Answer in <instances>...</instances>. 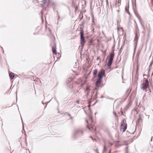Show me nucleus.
Returning a JSON list of instances; mask_svg holds the SVG:
<instances>
[{
	"label": "nucleus",
	"instance_id": "nucleus-1",
	"mask_svg": "<svg viewBox=\"0 0 153 153\" xmlns=\"http://www.w3.org/2000/svg\"><path fill=\"white\" fill-rule=\"evenodd\" d=\"M83 135V132L82 131L80 130H76L73 132L72 138L74 139H75L78 137L82 136Z\"/></svg>",
	"mask_w": 153,
	"mask_h": 153
},
{
	"label": "nucleus",
	"instance_id": "nucleus-2",
	"mask_svg": "<svg viewBox=\"0 0 153 153\" xmlns=\"http://www.w3.org/2000/svg\"><path fill=\"white\" fill-rule=\"evenodd\" d=\"M114 56V51H113L111 53H110V56L108 58V62L107 64V65L109 68H111V64L113 63Z\"/></svg>",
	"mask_w": 153,
	"mask_h": 153
},
{
	"label": "nucleus",
	"instance_id": "nucleus-3",
	"mask_svg": "<svg viewBox=\"0 0 153 153\" xmlns=\"http://www.w3.org/2000/svg\"><path fill=\"white\" fill-rule=\"evenodd\" d=\"M80 44L83 47L84 45L85 41L84 36V32L82 29H80Z\"/></svg>",
	"mask_w": 153,
	"mask_h": 153
},
{
	"label": "nucleus",
	"instance_id": "nucleus-4",
	"mask_svg": "<svg viewBox=\"0 0 153 153\" xmlns=\"http://www.w3.org/2000/svg\"><path fill=\"white\" fill-rule=\"evenodd\" d=\"M149 84V83L148 80L147 79H146L145 82L141 84L140 87L141 89H142L143 91H144L148 88Z\"/></svg>",
	"mask_w": 153,
	"mask_h": 153
},
{
	"label": "nucleus",
	"instance_id": "nucleus-5",
	"mask_svg": "<svg viewBox=\"0 0 153 153\" xmlns=\"http://www.w3.org/2000/svg\"><path fill=\"white\" fill-rule=\"evenodd\" d=\"M102 79L98 78V79L96 81V85L97 86L95 88V90H98L99 89V87L100 86L101 83L102 81Z\"/></svg>",
	"mask_w": 153,
	"mask_h": 153
},
{
	"label": "nucleus",
	"instance_id": "nucleus-6",
	"mask_svg": "<svg viewBox=\"0 0 153 153\" xmlns=\"http://www.w3.org/2000/svg\"><path fill=\"white\" fill-rule=\"evenodd\" d=\"M105 70L102 69L98 73V78L102 79V77L105 76Z\"/></svg>",
	"mask_w": 153,
	"mask_h": 153
},
{
	"label": "nucleus",
	"instance_id": "nucleus-7",
	"mask_svg": "<svg viewBox=\"0 0 153 153\" xmlns=\"http://www.w3.org/2000/svg\"><path fill=\"white\" fill-rule=\"evenodd\" d=\"M139 36V33H135V36L134 37V41H135L134 44L135 45V46H137V42Z\"/></svg>",
	"mask_w": 153,
	"mask_h": 153
},
{
	"label": "nucleus",
	"instance_id": "nucleus-8",
	"mask_svg": "<svg viewBox=\"0 0 153 153\" xmlns=\"http://www.w3.org/2000/svg\"><path fill=\"white\" fill-rule=\"evenodd\" d=\"M121 129H123V132H125L127 129V124L123 123H122L121 125Z\"/></svg>",
	"mask_w": 153,
	"mask_h": 153
},
{
	"label": "nucleus",
	"instance_id": "nucleus-9",
	"mask_svg": "<svg viewBox=\"0 0 153 153\" xmlns=\"http://www.w3.org/2000/svg\"><path fill=\"white\" fill-rule=\"evenodd\" d=\"M71 79L69 78L68 80H67L66 82V83L67 84H68L69 83V88H72L73 87V85H72V82H71Z\"/></svg>",
	"mask_w": 153,
	"mask_h": 153
},
{
	"label": "nucleus",
	"instance_id": "nucleus-10",
	"mask_svg": "<svg viewBox=\"0 0 153 153\" xmlns=\"http://www.w3.org/2000/svg\"><path fill=\"white\" fill-rule=\"evenodd\" d=\"M136 16L137 17V18H138V19H139L142 27L144 29V26H143V24L142 23V22H141V21L140 19V16L137 14H136Z\"/></svg>",
	"mask_w": 153,
	"mask_h": 153
},
{
	"label": "nucleus",
	"instance_id": "nucleus-11",
	"mask_svg": "<svg viewBox=\"0 0 153 153\" xmlns=\"http://www.w3.org/2000/svg\"><path fill=\"white\" fill-rule=\"evenodd\" d=\"M49 0H44L42 1V3L41 4L42 6L43 7H44L45 4L47 3H49Z\"/></svg>",
	"mask_w": 153,
	"mask_h": 153
},
{
	"label": "nucleus",
	"instance_id": "nucleus-12",
	"mask_svg": "<svg viewBox=\"0 0 153 153\" xmlns=\"http://www.w3.org/2000/svg\"><path fill=\"white\" fill-rule=\"evenodd\" d=\"M9 76L10 79H13L15 76L14 74L12 72H11L9 74Z\"/></svg>",
	"mask_w": 153,
	"mask_h": 153
},
{
	"label": "nucleus",
	"instance_id": "nucleus-13",
	"mask_svg": "<svg viewBox=\"0 0 153 153\" xmlns=\"http://www.w3.org/2000/svg\"><path fill=\"white\" fill-rule=\"evenodd\" d=\"M97 69L94 70L93 71V75L94 76H95V77L97 76Z\"/></svg>",
	"mask_w": 153,
	"mask_h": 153
},
{
	"label": "nucleus",
	"instance_id": "nucleus-14",
	"mask_svg": "<svg viewBox=\"0 0 153 153\" xmlns=\"http://www.w3.org/2000/svg\"><path fill=\"white\" fill-rule=\"evenodd\" d=\"M56 47H55L54 48L53 47L52 48L53 52V53H54L55 54H56Z\"/></svg>",
	"mask_w": 153,
	"mask_h": 153
},
{
	"label": "nucleus",
	"instance_id": "nucleus-15",
	"mask_svg": "<svg viewBox=\"0 0 153 153\" xmlns=\"http://www.w3.org/2000/svg\"><path fill=\"white\" fill-rule=\"evenodd\" d=\"M136 30L135 33H139V29L138 28L137 25L135 27Z\"/></svg>",
	"mask_w": 153,
	"mask_h": 153
},
{
	"label": "nucleus",
	"instance_id": "nucleus-16",
	"mask_svg": "<svg viewBox=\"0 0 153 153\" xmlns=\"http://www.w3.org/2000/svg\"><path fill=\"white\" fill-rule=\"evenodd\" d=\"M97 94H98V91H97L96 93V94H95V95L94 97V99H96L97 98Z\"/></svg>",
	"mask_w": 153,
	"mask_h": 153
},
{
	"label": "nucleus",
	"instance_id": "nucleus-17",
	"mask_svg": "<svg viewBox=\"0 0 153 153\" xmlns=\"http://www.w3.org/2000/svg\"><path fill=\"white\" fill-rule=\"evenodd\" d=\"M122 46H121V48L120 49L119 52V54L120 55L122 52Z\"/></svg>",
	"mask_w": 153,
	"mask_h": 153
},
{
	"label": "nucleus",
	"instance_id": "nucleus-18",
	"mask_svg": "<svg viewBox=\"0 0 153 153\" xmlns=\"http://www.w3.org/2000/svg\"><path fill=\"white\" fill-rule=\"evenodd\" d=\"M74 93L75 94H76V96H78L79 94V91H74Z\"/></svg>",
	"mask_w": 153,
	"mask_h": 153
},
{
	"label": "nucleus",
	"instance_id": "nucleus-19",
	"mask_svg": "<svg viewBox=\"0 0 153 153\" xmlns=\"http://www.w3.org/2000/svg\"><path fill=\"white\" fill-rule=\"evenodd\" d=\"M153 63V60L150 63V66L149 67H150L151 66H152V64Z\"/></svg>",
	"mask_w": 153,
	"mask_h": 153
},
{
	"label": "nucleus",
	"instance_id": "nucleus-20",
	"mask_svg": "<svg viewBox=\"0 0 153 153\" xmlns=\"http://www.w3.org/2000/svg\"><path fill=\"white\" fill-rule=\"evenodd\" d=\"M126 100V99H125L123 101H120V104H122Z\"/></svg>",
	"mask_w": 153,
	"mask_h": 153
},
{
	"label": "nucleus",
	"instance_id": "nucleus-21",
	"mask_svg": "<svg viewBox=\"0 0 153 153\" xmlns=\"http://www.w3.org/2000/svg\"><path fill=\"white\" fill-rule=\"evenodd\" d=\"M100 60V62L101 61V59H100V58L99 57H97V60Z\"/></svg>",
	"mask_w": 153,
	"mask_h": 153
},
{
	"label": "nucleus",
	"instance_id": "nucleus-22",
	"mask_svg": "<svg viewBox=\"0 0 153 153\" xmlns=\"http://www.w3.org/2000/svg\"><path fill=\"white\" fill-rule=\"evenodd\" d=\"M137 47V46H135V45L134 44V52H135V50H136V49Z\"/></svg>",
	"mask_w": 153,
	"mask_h": 153
},
{
	"label": "nucleus",
	"instance_id": "nucleus-23",
	"mask_svg": "<svg viewBox=\"0 0 153 153\" xmlns=\"http://www.w3.org/2000/svg\"><path fill=\"white\" fill-rule=\"evenodd\" d=\"M68 116L71 117V119H73V118L71 117V115L70 114H68Z\"/></svg>",
	"mask_w": 153,
	"mask_h": 153
},
{
	"label": "nucleus",
	"instance_id": "nucleus-24",
	"mask_svg": "<svg viewBox=\"0 0 153 153\" xmlns=\"http://www.w3.org/2000/svg\"><path fill=\"white\" fill-rule=\"evenodd\" d=\"M128 148V146H126V149H127ZM126 153H128L127 149L126 150Z\"/></svg>",
	"mask_w": 153,
	"mask_h": 153
},
{
	"label": "nucleus",
	"instance_id": "nucleus-25",
	"mask_svg": "<svg viewBox=\"0 0 153 153\" xmlns=\"http://www.w3.org/2000/svg\"><path fill=\"white\" fill-rule=\"evenodd\" d=\"M92 22L93 23H94V22H95L94 20V18H93L92 20Z\"/></svg>",
	"mask_w": 153,
	"mask_h": 153
},
{
	"label": "nucleus",
	"instance_id": "nucleus-26",
	"mask_svg": "<svg viewBox=\"0 0 153 153\" xmlns=\"http://www.w3.org/2000/svg\"><path fill=\"white\" fill-rule=\"evenodd\" d=\"M96 27H97L98 28H100V27L99 25H97L96 26Z\"/></svg>",
	"mask_w": 153,
	"mask_h": 153
},
{
	"label": "nucleus",
	"instance_id": "nucleus-27",
	"mask_svg": "<svg viewBox=\"0 0 153 153\" xmlns=\"http://www.w3.org/2000/svg\"><path fill=\"white\" fill-rule=\"evenodd\" d=\"M51 100L49 102H47V103H46V106L45 107V108H46V105H47L48 104Z\"/></svg>",
	"mask_w": 153,
	"mask_h": 153
},
{
	"label": "nucleus",
	"instance_id": "nucleus-28",
	"mask_svg": "<svg viewBox=\"0 0 153 153\" xmlns=\"http://www.w3.org/2000/svg\"><path fill=\"white\" fill-rule=\"evenodd\" d=\"M104 150H106L105 146H104Z\"/></svg>",
	"mask_w": 153,
	"mask_h": 153
},
{
	"label": "nucleus",
	"instance_id": "nucleus-29",
	"mask_svg": "<svg viewBox=\"0 0 153 153\" xmlns=\"http://www.w3.org/2000/svg\"><path fill=\"white\" fill-rule=\"evenodd\" d=\"M96 25V24L95 22L93 23V24H92L93 25Z\"/></svg>",
	"mask_w": 153,
	"mask_h": 153
},
{
	"label": "nucleus",
	"instance_id": "nucleus-30",
	"mask_svg": "<svg viewBox=\"0 0 153 153\" xmlns=\"http://www.w3.org/2000/svg\"><path fill=\"white\" fill-rule=\"evenodd\" d=\"M152 4L153 6V0H151Z\"/></svg>",
	"mask_w": 153,
	"mask_h": 153
},
{
	"label": "nucleus",
	"instance_id": "nucleus-31",
	"mask_svg": "<svg viewBox=\"0 0 153 153\" xmlns=\"http://www.w3.org/2000/svg\"><path fill=\"white\" fill-rule=\"evenodd\" d=\"M89 89V88L88 87H87L86 89V90H88Z\"/></svg>",
	"mask_w": 153,
	"mask_h": 153
},
{
	"label": "nucleus",
	"instance_id": "nucleus-32",
	"mask_svg": "<svg viewBox=\"0 0 153 153\" xmlns=\"http://www.w3.org/2000/svg\"><path fill=\"white\" fill-rule=\"evenodd\" d=\"M76 102H77L78 104H79V101H77Z\"/></svg>",
	"mask_w": 153,
	"mask_h": 153
},
{
	"label": "nucleus",
	"instance_id": "nucleus-33",
	"mask_svg": "<svg viewBox=\"0 0 153 153\" xmlns=\"http://www.w3.org/2000/svg\"><path fill=\"white\" fill-rule=\"evenodd\" d=\"M60 18V16L59 15H58V20H59Z\"/></svg>",
	"mask_w": 153,
	"mask_h": 153
},
{
	"label": "nucleus",
	"instance_id": "nucleus-34",
	"mask_svg": "<svg viewBox=\"0 0 153 153\" xmlns=\"http://www.w3.org/2000/svg\"><path fill=\"white\" fill-rule=\"evenodd\" d=\"M87 127L90 130V128L88 126H87Z\"/></svg>",
	"mask_w": 153,
	"mask_h": 153
},
{
	"label": "nucleus",
	"instance_id": "nucleus-35",
	"mask_svg": "<svg viewBox=\"0 0 153 153\" xmlns=\"http://www.w3.org/2000/svg\"><path fill=\"white\" fill-rule=\"evenodd\" d=\"M89 92H88L87 93V96H88V94H89Z\"/></svg>",
	"mask_w": 153,
	"mask_h": 153
},
{
	"label": "nucleus",
	"instance_id": "nucleus-36",
	"mask_svg": "<svg viewBox=\"0 0 153 153\" xmlns=\"http://www.w3.org/2000/svg\"><path fill=\"white\" fill-rule=\"evenodd\" d=\"M110 146H111L112 145V143H110Z\"/></svg>",
	"mask_w": 153,
	"mask_h": 153
},
{
	"label": "nucleus",
	"instance_id": "nucleus-37",
	"mask_svg": "<svg viewBox=\"0 0 153 153\" xmlns=\"http://www.w3.org/2000/svg\"><path fill=\"white\" fill-rule=\"evenodd\" d=\"M117 142L118 143H119L120 142V141L119 140L117 141Z\"/></svg>",
	"mask_w": 153,
	"mask_h": 153
},
{
	"label": "nucleus",
	"instance_id": "nucleus-38",
	"mask_svg": "<svg viewBox=\"0 0 153 153\" xmlns=\"http://www.w3.org/2000/svg\"><path fill=\"white\" fill-rule=\"evenodd\" d=\"M152 137L151 139V141H152Z\"/></svg>",
	"mask_w": 153,
	"mask_h": 153
},
{
	"label": "nucleus",
	"instance_id": "nucleus-39",
	"mask_svg": "<svg viewBox=\"0 0 153 153\" xmlns=\"http://www.w3.org/2000/svg\"><path fill=\"white\" fill-rule=\"evenodd\" d=\"M114 113L115 114V115L116 116L117 115L116 114V113L115 112H114Z\"/></svg>",
	"mask_w": 153,
	"mask_h": 153
},
{
	"label": "nucleus",
	"instance_id": "nucleus-40",
	"mask_svg": "<svg viewBox=\"0 0 153 153\" xmlns=\"http://www.w3.org/2000/svg\"><path fill=\"white\" fill-rule=\"evenodd\" d=\"M146 74H144L143 75V76H146Z\"/></svg>",
	"mask_w": 153,
	"mask_h": 153
},
{
	"label": "nucleus",
	"instance_id": "nucleus-41",
	"mask_svg": "<svg viewBox=\"0 0 153 153\" xmlns=\"http://www.w3.org/2000/svg\"><path fill=\"white\" fill-rule=\"evenodd\" d=\"M90 137H91V138L92 139H93L92 138V137H91V136H90Z\"/></svg>",
	"mask_w": 153,
	"mask_h": 153
},
{
	"label": "nucleus",
	"instance_id": "nucleus-42",
	"mask_svg": "<svg viewBox=\"0 0 153 153\" xmlns=\"http://www.w3.org/2000/svg\"><path fill=\"white\" fill-rule=\"evenodd\" d=\"M94 28H93V30H93V31H94Z\"/></svg>",
	"mask_w": 153,
	"mask_h": 153
},
{
	"label": "nucleus",
	"instance_id": "nucleus-43",
	"mask_svg": "<svg viewBox=\"0 0 153 153\" xmlns=\"http://www.w3.org/2000/svg\"><path fill=\"white\" fill-rule=\"evenodd\" d=\"M23 129L24 130V126H23Z\"/></svg>",
	"mask_w": 153,
	"mask_h": 153
},
{
	"label": "nucleus",
	"instance_id": "nucleus-44",
	"mask_svg": "<svg viewBox=\"0 0 153 153\" xmlns=\"http://www.w3.org/2000/svg\"><path fill=\"white\" fill-rule=\"evenodd\" d=\"M101 97L102 98H103V96H102Z\"/></svg>",
	"mask_w": 153,
	"mask_h": 153
},
{
	"label": "nucleus",
	"instance_id": "nucleus-45",
	"mask_svg": "<svg viewBox=\"0 0 153 153\" xmlns=\"http://www.w3.org/2000/svg\"><path fill=\"white\" fill-rule=\"evenodd\" d=\"M57 14L58 13V11H57Z\"/></svg>",
	"mask_w": 153,
	"mask_h": 153
},
{
	"label": "nucleus",
	"instance_id": "nucleus-46",
	"mask_svg": "<svg viewBox=\"0 0 153 153\" xmlns=\"http://www.w3.org/2000/svg\"><path fill=\"white\" fill-rule=\"evenodd\" d=\"M21 119H22V123H23V121L22 120V118H21Z\"/></svg>",
	"mask_w": 153,
	"mask_h": 153
},
{
	"label": "nucleus",
	"instance_id": "nucleus-47",
	"mask_svg": "<svg viewBox=\"0 0 153 153\" xmlns=\"http://www.w3.org/2000/svg\"><path fill=\"white\" fill-rule=\"evenodd\" d=\"M42 103L43 105H44V103H43V102H42Z\"/></svg>",
	"mask_w": 153,
	"mask_h": 153
},
{
	"label": "nucleus",
	"instance_id": "nucleus-48",
	"mask_svg": "<svg viewBox=\"0 0 153 153\" xmlns=\"http://www.w3.org/2000/svg\"><path fill=\"white\" fill-rule=\"evenodd\" d=\"M149 118V116H148V118Z\"/></svg>",
	"mask_w": 153,
	"mask_h": 153
},
{
	"label": "nucleus",
	"instance_id": "nucleus-49",
	"mask_svg": "<svg viewBox=\"0 0 153 153\" xmlns=\"http://www.w3.org/2000/svg\"><path fill=\"white\" fill-rule=\"evenodd\" d=\"M96 113H97V112H96V113H95V114H96Z\"/></svg>",
	"mask_w": 153,
	"mask_h": 153
},
{
	"label": "nucleus",
	"instance_id": "nucleus-50",
	"mask_svg": "<svg viewBox=\"0 0 153 153\" xmlns=\"http://www.w3.org/2000/svg\"><path fill=\"white\" fill-rule=\"evenodd\" d=\"M16 97H17V96H16ZM16 98L17 99V97H16Z\"/></svg>",
	"mask_w": 153,
	"mask_h": 153
}]
</instances>
